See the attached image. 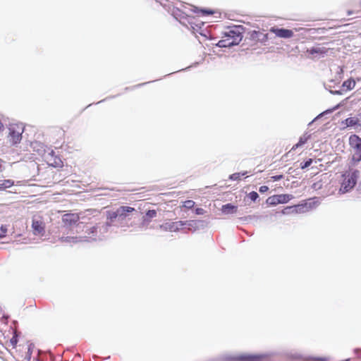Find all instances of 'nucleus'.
Instances as JSON below:
<instances>
[{
  "instance_id": "obj_1",
  "label": "nucleus",
  "mask_w": 361,
  "mask_h": 361,
  "mask_svg": "<svg viewBox=\"0 0 361 361\" xmlns=\"http://www.w3.org/2000/svg\"><path fill=\"white\" fill-rule=\"evenodd\" d=\"M358 176V171H354L352 173L343 174V180L338 192L340 194H344L352 190L357 183Z\"/></svg>"
},
{
  "instance_id": "obj_2",
  "label": "nucleus",
  "mask_w": 361,
  "mask_h": 361,
  "mask_svg": "<svg viewBox=\"0 0 361 361\" xmlns=\"http://www.w3.org/2000/svg\"><path fill=\"white\" fill-rule=\"evenodd\" d=\"M243 31V26H234L224 33V37L230 39L233 44L238 45L242 41Z\"/></svg>"
},
{
  "instance_id": "obj_3",
  "label": "nucleus",
  "mask_w": 361,
  "mask_h": 361,
  "mask_svg": "<svg viewBox=\"0 0 361 361\" xmlns=\"http://www.w3.org/2000/svg\"><path fill=\"white\" fill-rule=\"evenodd\" d=\"M8 138L10 142L13 145L18 144L22 140V134L23 133V128L18 124H11L8 128Z\"/></svg>"
},
{
  "instance_id": "obj_4",
  "label": "nucleus",
  "mask_w": 361,
  "mask_h": 361,
  "mask_svg": "<svg viewBox=\"0 0 361 361\" xmlns=\"http://www.w3.org/2000/svg\"><path fill=\"white\" fill-rule=\"evenodd\" d=\"M262 357V355L227 353L224 355V360L226 361H246L259 360Z\"/></svg>"
},
{
  "instance_id": "obj_5",
  "label": "nucleus",
  "mask_w": 361,
  "mask_h": 361,
  "mask_svg": "<svg viewBox=\"0 0 361 361\" xmlns=\"http://www.w3.org/2000/svg\"><path fill=\"white\" fill-rule=\"evenodd\" d=\"M293 198L291 195H273L267 200V203L270 205H276L278 204H284Z\"/></svg>"
},
{
  "instance_id": "obj_6",
  "label": "nucleus",
  "mask_w": 361,
  "mask_h": 361,
  "mask_svg": "<svg viewBox=\"0 0 361 361\" xmlns=\"http://www.w3.org/2000/svg\"><path fill=\"white\" fill-rule=\"evenodd\" d=\"M316 204L315 198H310L305 200L304 202L295 205V211L296 213H305L308 212L310 209H312Z\"/></svg>"
},
{
  "instance_id": "obj_7",
  "label": "nucleus",
  "mask_w": 361,
  "mask_h": 361,
  "mask_svg": "<svg viewBox=\"0 0 361 361\" xmlns=\"http://www.w3.org/2000/svg\"><path fill=\"white\" fill-rule=\"evenodd\" d=\"M186 223H182V221L176 222H166L159 226V228L164 231L177 232L180 228L185 226Z\"/></svg>"
},
{
  "instance_id": "obj_8",
  "label": "nucleus",
  "mask_w": 361,
  "mask_h": 361,
  "mask_svg": "<svg viewBox=\"0 0 361 361\" xmlns=\"http://www.w3.org/2000/svg\"><path fill=\"white\" fill-rule=\"evenodd\" d=\"M32 233L35 235L43 236L45 233L44 224L39 219H33L32 222Z\"/></svg>"
},
{
  "instance_id": "obj_9",
  "label": "nucleus",
  "mask_w": 361,
  "mask_h": 361,
  "mask_svg": "<svg viewBox=\"0 0 361 361\" xmlns=\"http://www.w3.org/2000/svg\"><path fill=\"white\" fill-rule=\"evenodd\" d=\"M99 225H96L94 226H92L90 228L86 229V233L88 235V236H85V238L86 241H95L97 240H102V236L98 235L99 233Z\"/></svg>"
},
{
  "instance_id": "obj_10",
  "label": "nucleus",
  "mask_w": 361,
  "mask_h": 361,
  "mask_svg": "<svg viewBox=\"0 0 361 361\" xmlns=\"http://www.w3.org/2000/svg\"><path fill=\"white\" fill-rule=\"evenodd\" d=\"M135 211V209L131 207L121 206L117 209V215L118 216V221L121 224L123 221L129 216V213Z\"/></svg>"
},
{
  "instance_id": "obj_11",
  "label": "nucleus",
  "mask_w": 361,
  "mask_h": 361,
  "mask_svg": "<svg viewBox=\"0 0 361 361\" xmlns=\"http://www.w3.org/2000/svg\"><path fill=\"white\" fill-rule=\"evenodd\" d=\"M271 31L277 36L281 38H290L293 35L291 30L284 28H273Z\"/></svg>"
},
{
  "instance_id": "obj_12",
  "label": "nucleus",
  "mask_w": 361,
  "mask_h": 361,
  "mask_svg": "<svg viewBox=\"0 0 361 361\" xmlns=\"http://www.w3.org/2000/svg\"><path fill=\"white\" fill-rule=\"evenodd\" d=\"M63 221L70 226L76 224L79 220V216L76 214H66L63 216Z\"/></svg>"
},
{
  "instance_id": "obj_13",
  "label": "nucleus",
  "mask_w": 361,
  "mask_h": 361,
  "mask_svg": "<svg viewBox=\"0 0 361 361\" xmlns=\"http://www.w3.org/2000/svg\"><path fill=\"white\" fill-rule=\"evenodd\" d=\"M350 146L354 148L355 150L361 149V138L358 136L353 135L350 137L349 139Z\"/></svg>"
},
{
  "instance_id": "obj_14",
  "label": "nucleus",
  "mask_w": 361,
  "mask_h": 361,
  "mask_svg": "<svg viewBox=\"0 0 361 361\" xmlns=\"http://www.w3.org/2000/svg\"><path fill=\"white\" fill-rule=\"evenodd\" d=\"M86 237L62 236L61 240L64 243H76L78 242H85Z\"/></svg>"
},
{
  "instance_id": "obj_15",
  "label": "nucleus",
  "mask_w": 361,
  "mask_h": 361,
  "mask_svg": "<svg viewBox=\"0 0 361 361\" xmlns=\"http://www.w3.org/2000/svg\"><path fill=\"white\" fill-rule=\"evenodd\" d=\"M237 207L231 204H226L222 206L221 212L225 214H231L236 212Z\"/></svg>"
},
{
  "instance_id": "obj_16",
  "label": "nucleus",
  "mask_w": 361,
  "mask_h": 361,
  "mask_svg": "<svg viewBox=\"0 0 361 361\" xmlns=\"http://www.w3.org/2000/svg\"><path fill=\"white\" fill-rule=\"evenodd\" d=\"M216 45L219 47L221 48L231 47L235 46L234 44L231 42V41H230V39H228L227 37H226V39L219 40Z\"/></svg>"
},
{
  "instance_id": "obj_17",
  "label": "nucleus",
  "mask_w": 361,
  "mask_h": 361,
  "mask_svg": "<svg viewBox=\"0 0 361 361\" xmlns=\"http://www.w3.org/2000/svg\"><path fill=\"white\" fill-rule=\"evenodd\" d=\"M111 226V222H106L102 226L99 225V235L102 236V238H103L104 235L108 232L109 228Z\"/></svg>"
},
{
  "instance_id": "obj_18",
  "label": "nucleus",
  "mask_w": 361,
  "mask_h": 361,
  "mask_svg": "<svg viewBox=\"0 0 361 361\" xmlns=\"http://www.w3.org/2000/svg\"><path fill=\"white\" fill-rule=\"evenodd\" d=\"M309 138V135H307V133L304 134L302 137H300L299 142L295 145H293V147H292V150H295V149L304 145Z\"/></svg>"
},
{
  "instance_id": "obj_19",
  "label": "nucleus",
  "mask_w": 361,
  "mask_h": 361,
  "mask_svg": "<svg viewBox=\"0 0 361 361\" xmlns=\"http://www.w3.org/2000/svg\"><path fill=\"white\" fill-rule=\"evenodd\" d=\"M359 120L356 117H350L345 120L344 123L347 127H353L357 125Z\"/></svg>"
},
{
  "instance_id": "obj_20",
  "label": "nucleus",
  "mask_w": 361,
  "mask_h": 361,
  "mask_svg": "<svg viewBox=\"0 0 361 361\" xmlns=\"http://www.w3.org/2000/svg\"><path fill=\"white\" fill-rule=\"evenodd\" d=\"M355 86V81L354 80H348L343 83V87H345L348 90H353Z\"/></svg>"
},
{
  "instance_id": "obj_21",
  "label": "nucleus",
  "mask_w": 361,
  "mask_h": 361,
  "mask_svg": "<svg viewBox=\"0 0 361 361\" xmlns=\"http://www.w3.org/2000/svg\"><path fill=\"white\" fill-rule=\"evenodd\" d=\"M107 219L110 220L109 222H111V224H112V222L115 219H118V216L117 215V210L115 212H108Z\"/></svg>"
},
{
  "instance_id": "obj_22",
  "label": "nucleus",
  "mask_w": 361,
  "mask_h": 361,
  "mask_svg": "<svg viewBox=\"0 0 361 361\" xmlns=\"http://www.w3.org/2000/svg\"><path fill=\"white\" fill-rule=\"evenodd\" d=\"M353 161L355 163H357L360 161H361V149L355 150L353 155Z\"/></svg>"
},
{
  "instance_id": "obj_23",
  "label": "nucleus",
  "mask_w": 361,
  "mask_h": 361,
  "mask_svg": "<svg viewBox=\"0 0 361 361\" xmlns=\"http://www.w3.org/2000/svg\"><path fill=\"white\" fill-rule=\"evenodd\" d=\"M13 185V182L10 180H5L2 183H0V188H10Z\"/></svg>"
},
{
  "instance_id": "obj_24",
  "label": "nucleus",
  "mask_w": 361,
  "mask_h": 361,
  "mask_svg": "<svg viewBox=\"0 0 361 361\" xmlns=\"http://www.w3.org/2000/svg\"><path fill=\"white\" fill-rule=\"evenodd\" d=\"M1 233H0V238L2 239L6 236V233L7 232V226L6 225H2L0 227Z\"/></svg>"
},
{
  "instance_id": "obj_25",
  "label": "nucleus",
  "mask_w": 361,
  "mask_h": 361,
  "mask_svg": "<svg viewBox=\"0 0 361 361\" xmlns=\"http://www.w3.org/2000/svg\"><path fill=\"white\" fill-rule=\"evenodd\" d=\"M157 216V211L154 209H149L146 212V216L152 219Z\"/></svg>"
},
{
  "instance_id": "obj_26",
  "label": "nucleus",
  "mask_w": 361,
  "mask_h": 361,
  "mask_svg": "<svg viewBox=\"0 0 361 361\" xmlns=\"http://www.w3.org/2000/svg\"><path fill=\"white\" fill-rule=\"evenodd\" d=\"M182 223H186L185 224V226H189V229H191V228H195V225L197 224V222L195 221H182Z\"/></svg>"
},
{
  "instance_id": "obj_27",
  "label": "nucleus",
  "mask_w": 361,
  "mask_h": 361,
  "mask_svg": "<svg viewBox=\"0 0 361 361\" xmlns=\"http://www.w3.org/2000/svg\"><path fill=\"white\" fill-rule=\"evenodd\" d=\"M312 163V159H309L308 160H307L304 163H301L300 164V167L302 169H306V168L309 167L311 165Z\"/></svg>"
},
{
  "instance_id": "obj_28",
  "label": "nucleus",
  "mask_w": 361,
  "mask_h": 361,
  "mask_svg": "<svg viewBox=\"0 0 361 361\" xmlns=\"http://www.w3.org/2000/svg\"><path fill=\"white\" fill-rule=\"evenodd\" d=\"M248 196L250 198V200L253 202L256 201L257 200V198L259 197L257 192H255V191L250 192Z\"/></svg>"
},
{
  "instance_id": "obj_29",
  "label": "nucleus",
  "mask_w": 361,
  "mask_h": 361,
  "mask_svg": "<svg viewBox=\"0 0 361 361\" xmlns=\"http://www.w3.org/2000/svg\"><path fill=\"white\" fill-rule=\"evenodd\" d=\"M195 205V202L192 200H187L184 202L183 206L188 209H192Z\"/></svg>"
},
{
  "instance_id": "obj_30",
  "label": "nucleus",
  "mask_w": 361,
  "mask_h": 361,
  "mask_svg": "<svg viewBox=\"0 0 361 361\" xmlns=\"http://www.w3.org/2000/svg\"><path fill=\"white\" fill-rule=\"evenodd\" d=\"M240 178V173H235L229 176V179L232 180H239Z\"/></svg>"
},
{
  "instance_id": "obj_31",
  "label": "nucleus",
  "mask_w": 361,
  "mask_h": 361,
  "mask_svg": "<svg viewBox=\"0 0 361 361\" xmlns=\"http://www.w3.org/2000/svg\"><path fill=\"white\" fill-rule=\"evenodd\" d=\"M51 165H53L55 167H59L62 166V161L60 159L57 158L55 159L54 162L51 164Z\"/></svg>"
},
{
  "instance_id": "obj_32",
  "label": "nucleus",
  "mask_w": 361,
  "mask_h": 361,
  "mask_svg": "<svg viewBox=\"0 0 361 361\" xmlns=\"http://www.w3.org/2000/svg\"><path fill=\"white\" fill-rule=\"evenodd\" d=\"M268 190H269V188H268L267 186H266V185H262V186H261V187L259 188V192H261V193H264V192H267Z\"/></svg>"
},
{
  "instance_id": "obj_33",
  "label": "nucleus",
  "mask_w": 361,
  "mask_h": 361,
  "mask_svg": "<svg viewBox=\"0 0 361 361\" xmlns=\"http://www.w3.org/2000/svg\"><path fill=\"white\" fill-rule=\"evenodd\" d=\"M283 178V175H276V176H274L271 177V179L274 180V181H278L281 179Z\"/></svg>"
},
{
  "instance_id": "obj_34",
  "label": "nucleus",
  "mask_w": 361,
  "mask_h": 361,
  "mask_svg": "<svg viewBox=\"0 0 361 361\" xmlns=\"http://www.w3.org/2000/svg\"><path fill=\"white\" fill-rule=\"evenodd\" d=\"M204 212V210L202 208H197L195 209V214L197 215H202Z\"/></svg>"
},
{
  "instance_id": "obj_35",
  "label": "nucleus",
  "mask_w": 361,
  "mask_h": 361,
  "mask_svg": "<svg viewBox=\"0 0 361 361\" xmlns=\"http://www.w3.org/2000/svg\"><path fill=\"white\" fill-rule=\"evenodd\" d=\"M11 344L14 346L18 343V338L16 336H13V338L11 339Z\"/></svg>"
},
{
  "instance_id": "obj_36",
  "label": "nucleus",
  "mask_w": 361,
  "mask_h": 361,
  "mask_svg": "<svg viewBox=\"0 0 361 361\" xmlns=\"http://www.w3.org/2000/svg\"><path fill=\"white\" fill-rule=\"evenodd\" d=\"M316 53V49L312 47L310 51H307L308 57H311L310 55H313Z\"/></svg>"
},
{
  "instance_id": "obj_37",
  "label": "nucleus",
  "mask_w": 361,
  "mask_h": 361,
  "mask_svg": "<svg viewBox=\"0 0 361 361\" xmlns=\"http://www.w3.org/2000/svg\"><path fill=\"white\" fill-rule=\"evenodd\" d=\"M338 106H339V105H337V106H336L335 108H334L333 109H331V110H328V111H325V112H324V114L328 113V112H330V113H331V112H332V111H333V110H335V109H338ZM323 114H324V113L320 114L319 115L317 116V118H319L320 116H322V115H323Z\"/></svg>"
},
{
  "instance_id": "obj_38",
  "label": "nucleus",
  "mask_w": 361,
  "mask_h": 361,
  "mask_svg": "<svg viewBox=\"0 0 361 361\" xmlns=\"http://www.w3.org/2000/svg\"><path fill=\"white\" fill-rule=\"evenodd\" d=\"M201 12L203 13V14H212L213 13V11H211V10H208V9H202L201 10Z\"/></svg>"
},
{
  "instance_id": "obj_39",
  "label": "nucleus",
  "mask_w": 361,
  "mask_h": 361,
  "mask_svg": "<svg viewBox=\"0 0 361 361\" xmlns=\"http://www.w3.org/2000/svg\"><path fill=\"white\" fill-rule=\"evenodd\" d=\"M331 93H332L334 94H341V91H338V90H337V91H331Z\"/></svg>"
},
{
  "instance_id": "obj_40",
  "label": "nucleus",
  "mask_w": 361,
  "mask_h": 361,
  "mask_svg": "<svg viewBox=\"0 0 361 361\" xmlns=\"http://www.w3.org/2000/svg\"><path fill=\"white\" fill-rule=\"evenodd\" d=\"M3 127H4V125L1 123V121H0V130L3 128Z\"/></svg>"
},
{
  "instance_id": "obj_41",
  "label": "nucleus",
  "mask_w": 361,
  "mask_h": 361,
  "mask_svg": "<svg viewBox=\"0 0 361 361\" xmlns=\"http://www.w3.org/2000/svg\"><path fill=\"white\" fill-rule=\"evenodd\" d=\"M247 173V171H244V172H243V173H240V176H245V175H246Z\"/></svg>"
},
{
  "instance_id": "obj_42",
  "label": "nucleus",
  "mask_w": 361,
  "mask_h": 361,
  "mask_svg": "<svg viewBox=\"0 0 361 361\" xmlns=\"http://www.w3.org/2000/svg\"><path fill=\"white\" fill-rule=\"evenodd\" d=\"M320 51H320V49L317 48V54H318Z\"/></svg>"
},
{
  "instance_id": "obj_43",
  "label": "nucleus",
  "mask_w": 361,
  "mask_h": 361,
  "mask_svg": "<svg viewBox=\"0 0 361 361\" xmlns=\"http://www.w3.org/2000/svg\"><path fill=\"white\" fill-rule=\"evenodd\" d=\"M315 121H316V118H314L312 120V123H314V122H315Z\"/></svg>"
},
{
  "instance_id": "obj_44",
  "label": "nucleus",
  "mask_w": 361,
  "mask_h": 361,
  "mask_svg": "<svg viewBox=\"0 0 361 361\" xmlns=\"http://www.w3.org/2000/svg\"><path fill=\"white\" fill-rule=\"evenodd\" d=\"M80 223L78 224H77V227H80Z\"/></svg>"
},
{
  "instance_id": "obj_45",
  "label": "nucleus",
  "mask_w": 361,
  "mask_h": 361,
  "mask_svg": "<svg viewBox=\"0 0 361 361\" xmlns=\"http://www.w3.org/2000/svg\"><path fill=\"white\" fill-rule=\"evenodd\" d=\"M316 185V183H313L312 187H314Z\"/></svg>"
}]
</instances>
